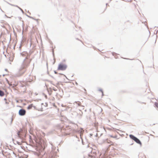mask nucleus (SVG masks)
I'll return each instance as SVG.
<instances>
[{
    "instance_id": "obj_1",
    "label": "nucleus",
    "mask_w": 158,
    "mask_h": 158,
    "mask_svg": "<svg viewBox=\"0 0 158 158\" xmlns=\"http://www.w3.org/2000/svg\"><path fill=\"white\" fill-rule=\"evenodd\" d=\"M31 61V59H28L27 57L26 58L23 63V68H26L29 65Z\"/></svg>"
},
{
    "instance_id": "obj_2",
    "label": "nucleus",
    "mask_w": 158,
    "mask_h": 158,
    "mask_svg": "<svg viewBox=\"0 0 158 158\" xmlns=\"http://www.w3.org/2000/svg\"><path fill=\"white\" fill-rule=\"evenodd\" d=\"M67 67L66 65L60 64H59L57 70H64L66 69Z\"/></svg>"
},
{
    "instance_id": "obj_3",
    "label": "nucleus",
    "mask_w": 158,
    "mask_h": 158,
    "mask_svg": "<svg viewBox=\"0 0 158 158\" xmlns=\"http://www.w3.org/2000/svg\"><path fill=\"white\" fill-rule=\"evenodd\" d=\"M130 136L131 139L134 140L137 143L140 144H141L140 141L138 138L134 136V135H130Z\"/></svg>"
},
{
    "instance_id": "obj_4",
    "label": "nucleus",
    "mask_w": 158,
    "mask_h": 158,
    "mask_svg": "<svg viewBox=\"0 0 158 158\" xmlns=\"http://www.w3.org/2000/svg\"><path fill=\"white\" fill-rule=\"evenodd\" d=\"M19 113L20 115L23 116L25 114L26 111L24 109H20L19 111Z\"/></svg>"
},
{
    "instance_id": "obj_5",
    "label": "nucleus",
    "mask_w": 158,
    "mask_h": 158,
    "mask_svg": "<svg viewBox=\"0 0 158 158\" xmlns=\"http://www.w3.org/2000/svg\"><path fill=\"white\" fill-rule=\"evenodd\" d=\"M4 106L5 107H7L8 106L9 102L7 101L6 98L4 99Z\"/></svg>"
},
{
    "instance_id": "obj_6",
    "label": "nucleus",
    "mask_w": 158,
    "mask_h": 158,
    "mask_svg": "<svg viewBox=\"0 0 158 158\" xmlns=\"http://www.w3.org/2000/svg\"><path fill=\"white\" fill-rule=\"evenodd\" d=\"M79 106H84L81 105V103L79 101H77L75 102Z\"/></svg>"
},
{
    "instance_id": "obj_7",
    "label": "nucleus",
    "mask_w": 158,
    "mask_h": 158,
    "mask_svg": "<svg viewBox=\"0 0 158 158\" xmlns=\"http://www.w3.org/2000/svg\"><path fill=\"white\" fill-rule=\"evenodd\" d=\"M4 95V93L1 90H0V96H3Z\"/></svg>"
},
{
    "instance_id": "obj_8",
    "label": "nucleus",
    "mask_w": 158,
    "mask_h": 158,
    "mask_svg": "<svg viewBox=\"0 0 158 158\" xmlns=\"http://www.w3.org/2000/svg\"><path fill=\"white\" fill-rule=\"evenodd\" d=\"M33 107V104H31L29 105L27 107V108L28 109H31L32 107Z\"/></svg>"
},
{
    "instance_id": "obj_9",
    "label": "nucleus",
    "mask_w": 158,
    "mask_h": 158,
    "mask_svg": "<svg viewBox=\"0 0 158 158\" xmlns=\"http://www.w3.org/2000/svg\"><path fill=\"white\" fill-rule=\"evenodd\" d=\"M155 105L156 107H158V102L155 103Z\"/></svg>"
},
{
    "instance_id": "obj_10",
    "label": "nucleus",
    "mask_w": 158,
    "mask_h": 158,
    "mask_svg": "<svg viewBox=\"0 0 158 158\" xmlns=\"http://www.w3.org/2000/svg\"><path fill=\"white\" fill-rule=\"evenodd\" d=\"M99 90L102 92V95L103 96L104 95L102 90V89H100Z\"/></svg>"
},
{
    "instance_id": "obj_11",
    "label": "nucleus",
    "mask_w": 158,
    "mask_h": 158,
    "mask_svg": "<svg viewBox=\"0 0 158 158\" xmlns=\"http://www.w3.org/2000/svg\"><path fill=\"white\" fill-rule=\"evenodd\" d=\"M143 156L145 158H146V156L144 155H143Z\"/></svg>"
},
{
    "instance_id": "obj_12",
    "label": "nucleus",
    "mask_w": 158,
    "mask_h": 158,
    "mask_svg": "<svg viewBox=\"0 0 158 158\" xmlns=\"http://www.w3.org/2000/svg\"><path fill=\"white\" fill-rule=\"evenodd\" d=\"M55 73L56 74H57V73L56 71H55Z\"/></svg>"
}]
</instances>
